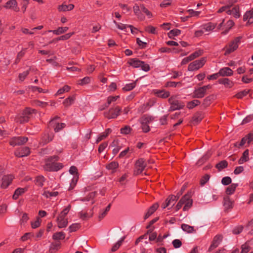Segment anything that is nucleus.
<instances>
[{"label":"nucleus","instance_id":"nucleus-1","mask_svg":"<svg viewBox=\"0 0 253 253\" xmlns=\"http://www.w3.org/2000/svg\"><path fill=\"white\" fill-rule=\"evenodd\" d=\"M59 159L58 156L54 155L48 157L45 159V164L43 166L45 170L48 171H57L62 169L63 165L62 163H57Z\"/></svg>","mask_w":253,"mask_h":253},{"label":"nucleus","instance_id":"nucleus-2","mask_svg":"<svg viewBox=\"0 0 253 253\" xmlns=\"http://www.w3.org/2000/svg\"><path fill=\"white\" fill-rule=\"evenodd\" d=\"M36 113L35 109L30 107L26 108L21 114L16 115L15 118V121L20 124H24L28 122L33 113Z\"/></svg>","mask_w":253,"mask_h":253},{"label":"nucleus","instance_id":"nucleus-3","mask_svg":"<svg viewBox=\"0 0 253 253\" xmlns=\"http://www.w3.org/2000/svg\"><path fill=\"white\" fill-rule=\"evenodd\" d=\"M191 192H188L184 195L178 202L175 207V211H177L181 209L182 206L184 205L183 208V211L188 210L192 206L193 201L191 199Z\"/></svg>","mask_w":253,"mask_h":253},{"label":"nucleus","instance_id":"nucleus-4","mask_svg":"<svg viewBox=\"0 0 253 253\" xmlns=\"http://www.w3.org/2000/svg\"><path fill=\"white\" fill-rule=\"evenodd\" d=\"M241 39V37H238L229 42L228 45H226L223 48H222V50H225L224 54L225 55H227L236 50L238 47L239 43L240 42Z\"/></svg>","mask_w":253,"mask_h":253},{"label":"nucleus","instance_id":"nucleus-5","mask_svg":"<svg viewBox=\"0 0 253 253\" xmlns=\"http://www.w3.org/2000/svg\"><path fill=\"white\" fill-rule=\"evenodd\" d=\"M168 101L170 105V111L180 110L183 109L185 106V103L182 101L177 99L174 96H172L169 98Z\"/></svg>","mask_w":253,"mask_h":253},{"label":"nucleus","instance_id":"nucleus-6","mask_svg":"<svg viewBox=\"0 0 253 253\" xmlns=\"http://www.w3.org/2000/svg\"><path fill=\"white\" fill-rule=\"evenodd\" d=\"M121 112L122 108L119 106H116L110 108L108 111L104 112V116L108 119H116L120 115Z\"/></svg>","mask_w":253,"mask_h":253},{"label":"nucleus","instance_id":"nucleus-7","mask_svg":"<svg viewBox=\"0 0 253 253\" xmlns=\"http://www.w3.org/2000/svg\"><path fill=\"white\" fill-rule=\"evenodd\" d=\"M147 167V162L143 158L138 159L134 165V175H137L141 174Z\"/></svg>","mask_w":253,"mask_h":253},{"label":"nucleus","instance_id":"nucleus-8","mask_svg":"<svg viewBox=\"0 0 253 253\" xmlns=\"http://www.w3.org/2000/svg\"><path fill=\"white\" fill-rule=\"evenodd\" d=\"M206 62V57H202L200 60H195L189 64L188 70L189 71L197 70L202 68Z\"/></svg>","mask_w":253,"mask_h":253},{"label":"nucleus","instance_id":"nucleus-9","mask_svg":"<svg viewBox=\"0 0 253 253\" xmlns=\"http://www.w3.org/2000/svg\"><path fill=\"white\" fill-rule=\"evenodd\" d=\"M28 138L25 136H18L12 138L9 141V144L13 147L17 145H21L25 144Z\"/></svg>","mask_w":253,"mask_h":253},{"label":"nucleus","instance_id":"nucleus-10","mask_svg":"<svg viewBox=\"0 0 253 253\" xmlns=\"http://www.w3.org/2000/svg\"><path fill=\"white\" fill-rule=\"evenodd\" d=\"M30 149L28 147H24L16 150L14 155L16 157L21 158L27 156L30 154Z\"/></svg>","mask_w":253,"mask_h":253},{"label":"nucleus","instance_id":"nucleus-11","mask_svg":"<svg viewBox=\"0 0 253 253\" xmlns=\"http://www.w3.org/2000/svg\"><path fill=\"white\" fill-rule=\"evenodd\" d=\"M14 176L12 174L4 175L1 179L2 183L0 187L2 189L6 188L12 182Z\"/></svg>","mask_w":253,"mask_h":253},{"label":"nucleus","instance_id":"nucleus-12","mask_svg":"<svg viewBox=\"0 0 253 253\" xmlns=\"http://www.w3.org/2000/svg\"><path fill=\"white\" fill-rule=\"evenodd\" d=\"M152 93L157 97L163 99L167 98L170 95V92L165 89H153Z\"/></svg>","mask_w":253,"mask_h":253},{"label":"nucleus","instance_id":"nucleus-13","mask_svg":"<svg viewBox=\"0 0 253 253\" xmlns=\"http://www.w3.org/2000/svg\"><path fill=\"white\" fill-rule=\"evenodd\" d=\"M4 7L8 9H12L14 11L18 12L19 8L18 7L17 2L16 0H9L4 5Z\"/></svg>","mask_w":253,"mask_h":253},{"label":"nucleus","instance_id":"nucleus-14","mask_svg":"<svg viewBox=\"0 0 253 253\" xmlns=\"http://www.w3.org/2000/svg\"><path fill=\"white\" fill-rule=\"evenodd\" d=\"M205 94L206 92L203 88L200 87L194 91L192 97L195 98H202L204 97Z\"/></svg>","mask_w":253,"mask_h":253},{"label":"nucleus","instance_id":"nucleus-15","mask_svg":"<svg viewBox=\"0 0 253 253\" xmlns=\"http://www.w3.org/2000/svg\"><path fill=\"white\" fill-rule=\"evenodd\" d=\"M133 12L137 17L140 20H144L145 16L141 12L140 5L139 6L137 4H135L133 7Z\"/></svg>","mask_w":253,"mask_h":253},{"label":"nucleus","instance_id":"nucleus-16","mask_svg":"<svg viewBox=\"0 0 253 253\" xmlns=\"http://www.w3.org/2000/svg\"><path fill=\"white\" fill-rule=\"evenodd\" d=\"M54 134L52 133H44L42 137L41 142L44 145L51 141L54 138Z\"/></svg>","mask_w":253,"mask_h":253},{"label":"nucleus","instance_id":"nucleus-17","mask_svg":"<svg viewBox=\"0 0 253 253\" xmlns=\"http://www.w3.org/2000/svg\"><path fill=\"white\" fill-rule=\"evenodd\" d=\"M248 20L247 24L253 23V8L250 11H247L243 16L244 21Z\"/></svg>","mask_w":253,"mask_h":253},{"label":"nucleus","instance_id":"nucleus-18","mask_svg":"<svg viewBox=\"0 0 253 253\" xmlns=\"http://www.w3.org/2000/svg\"><path fill=\"white\" fill-rule=\"evenodd\" d=\"M127 63L133 68H139L143 64V61L136 58H131L127 62Z\"/></svg>","mask_w":253,"mask_h":253},{"label":"nucleus","instance_id":"nucleus-19","mask_svg":"<svg viewBox=\"0 0 253 253\" xmlns=\"http://www.w3.org/2000/svg\"><path fill=\"white\" fill-rule=\"evenodd\" d=\"M211 154L210 152H208L204 155L201 158H200L196 163V165L198 167H200L203 165L206 162H207L211 157Z\"/></svg>","mask_w":253,"mask_h":253},{"label":"nucleus","instance_id":"nucleus-20","mask_svg":"<svg viewBox=\"0 0 253 253\" xmlns=\"http://www.w3.org/2000/svg\"><path fill=\"white\" fill-rule=\"evenodd\" d=\"M159 204L158 203H155L151 206L148 209L147 212L144 216V219H146L150 216H151L158 208Z\"/></svg>","mask_w":253,"mask_h":253},{"label":"nucleus","instance_id":"nucleus-21","mask_svg":"<svg viewBox=\"0 0 253 253\" xmlns=\"http://www.w3.org/2000/svg\"><path fill=\"white\" fill-rule=\"evenodd\" d=\"M224 203L223 206L225 208L224 211L228 212V210L231 209L233 208L232 202L230 200L229 197L228 196H225L224 197Z\"/></svg>","mask_w":253,"mask_h":253},{"label":"nucleus","instance_id":"nucleus-22","mask_svg":"<svg viewBox=\"0 0 253 253\" xmlns=\"http://www.w3.org/2000/svg\"><path fill=\"white\" fill-rule=\"evenodd\" d=\"M202 119V114L200 112H197L193 115L191 122L193 125H196L200 123Z\"/></svg>","mask_w":253,"mask_h":253},{"label":"nucleus","instance_id":"nucleus-23","mask_svg":"<svg viewBox=\"0 0 253 253\" xmlns=\"http://www.w3.org/2000/svg\"><path fill=\"white\" fill-rule=\"evenodd\" d=\"M45 181V178L43 176L39 175L35 177L34 183L36 185L42 187Z\"/></svg>","mask_w":253,"mask_h":253},{"label":"nucleus","instance_id":"nucleus-24","mask_svg":"<svg viewBox=\"0 0 253 253\" xmlns=\"http://www.w3.org/2000/svg\"><path fill=\"white\" fill-rule=\"evenodd\" d=\"M112 131L110 128H107L105 131L101 133L96 139V143H98L103 139L106 138Z\"/></svg>","mask_w":253,"mask_h":253},{"label":"nucleus","instance_id":"nucleus-25","mask_svg":"<svg viewBox=\"0 0 253 253\" xmlns=\"http://www.w3.org/2000/svg\"><path fill=\"white\" fill-rule=\"evenodd\" d=\"M26 190V188H18L15 190L12 196L13 199L17 200L19 198V196L24 193Z\"/></svg>","mask_w":253,"mask_h":253},{"label":"nucleus","instance_id":"nucleus-26","mask_svg":"<svg viewBox=\"0 0 253 253\" xmlns=\"http://www.w3.org/2000/svg\"><path fill=\"white\" fill-rule=\"evenodd\" d=\"M69 29V28L67 27H59L56 30H49L48 32H52L54 34L56 35H59L63 33H65L67 31V30Z\"/></svg>","mask_w":253,"mask_h":253},{"label":"nucleus","instance_id":"nucleus-27","mask_svg":"<svg viewBox=\"0 0 253 253\" xmlns=\"http://www.w3.org/2000/svg\"><path fill=\"white\" fill-rule=\"evenodd\" d=\"M249 150H246L243 153L242 157L240 158L238 161V163L239 164H242L244 162H247L249 161Z\"/></svg>","mask_w":253,"mask_h":253},{"label":"nucleus","instance_id":"nucleus-28","mask_svg":"<svg viewBox=\"0 0 253 253\" xmlns=\"http://www.w3.org/2000/svg\"><path fill=\"white\" fill-rule=\"evenodd\" d=\"M118 167L119 163L115 161L111 162L106 166V168L109 170H112L113 172H115Z\"/></svg>","mask_w":253,"mask_h":253},{"label":"nucleus","instance_id":"nucleus-29","mask_svg":"<svg viewBox=\"0 0 253 253\" xmlns=\"http://www.w3.org/2000/svg\"><path fill=\"white\" fill-rule=\"evenodd\" d=\"M154 120V118L152 116H149L147 115H143L140 118L141 124H149L151 122Z\"/></svg>","mask_w":253,"mask_h":253},{"label":"nucleus","instance_id":"nucleus-30","mask_svg":"<svg viewBox=\"0 0 253 253\" xmlns=\"http://www.w3.org/2000/svg\"><path fill=\"white\" fill-rule=\"evenodd\" d=\"M220 237V235H217L215 237H214V238L213 239L212 244H211L209 249V252H211L218 246L219 244L218 240L219 239Z\"/></svg>","mask_w":253,"mask_h":253},{"label":"nucleus","instance_id":"nucleus-31","mask_svg":"<svg viewBox=\"0 0 253 253\" xmlns=\"http://www.w3.org/2000/svg\"><path fill=\"white\" fill-rule=\"evenodd\" d=\"M234 25V22L232 20H229L227 21L225 26V27L224 28V30L222 31V34H226L228 33L229 31L232 28V27Z\"/></svg>","mask_w":253,"mask_h":253},{"label":"nucleus","instance_id":"nucleus-32","mask_svg":"<svg viewBox=\"0 0 253 253\" xmlns=\"http://www.w3.org/2000/svg\"><path fill=\"white\" fill-rule=\"evenodd\" d=\"M61 246V243L60 242L56 243H52L49 248V252L50 253H54L58 251Z\"/></svg>","mask_w":253,"mask_h":253},{"label":"nucleus","instance_id":"nucleus-33","mask_svg":"<svg viewBox=\"0 0 253 253\" xmlns=\"http://www.w3.org/2000/svg\"><path fill=\"white\" fill-rule=\"evenodd\" d=\"M57 221L58 222V227L59 228L66 227L68 225V220L67 219H65V218H60L59 219L58 216L57 219Z\"/></svg>","mask_w":253,"mask_h":253},{"label":"nucleus","instance_id":"nucleus-34","mask_svg":"<svg viewBox=\"0 0 253 253\" xmlns=\"http://www.w3.org/2000/svg\"><path fill=\"white\" fill-rule=\"evenodd\" d=\"M181 33V31L177 29H174L170 30L168 33V36L169 38L174 39V37L178 36Z\"/></svg>","mask_w":253,"mask_h":253},{"label":"nucleus","instance_id":"nucleus-35","mask_svg":"<svg viewBox=\"0 0 253 253\" xmlns=\"http://www.w3.org/2000/svg\"><path fill=\"white\" fill-rule=\"evenodd\" d=\"M200 103L201 102L199 100H194L187 103V107L189 109H191L198 106Z\"/></svg>","mask_w":253,"mask_h":253},{"label":"nucleus","instance_id":"nucleus-36","mask_svg":"<svg viewBox=\"0 0 253 253\" xmlns=\"http://www.w3.org/2000/svg\"><path fill=\"white\" fill-rule=\"evenodd\" d=\"M65 238V234L63 232H58L54 234L52 236L53 240H64Z\"/></svg>","mask_w":253,"mask_h":253},{"label":"nucleus","instance_id":"nucleus-37","mask_svg":"<svg viewBox=\"0 0 253 253\" xmlns=\"http://www.w3.org/2000/svg\"><path fill=\"white\" fill-rule=\"evenodd\" d=\"M222 84L226 88H231L234 85V83L228 78H222Z\"/></svg>","mask_w":253,"mask_h":253},{"label":"nucleus","instance_id":"nucleus-38","mask_svg":"<svg viewBox=\"0 0 253 253\" xmlns=\"http://www.w3.org/2000/svg\"><path fill=\"white\" fill-rule=\"evenodd\" d=\"M74 100V97L69 96L64 100L63 104L65 107H68L73 103Z\"/></svg>","mask_w":253,"mask_h":253},{"label":"nucleus","instance_id":"nucleus-39","mask_svg":"<svg viewBox=\"0 0 253 253\" xmlns=\"http://www.w3.org/2000/svg\"><path fill=\"white\" fill-rule=\"evenodd\" d=\"M136 85V82L126 84L123 88V90L125 91H128L132 90Z\"/></svg>","mask_w":253,"mask_h":253},{"label":"nucleus","instance_id":"nucleus-40","mask_svg":"<svg viewBox=\"0 0 253 253\" xmlns=\"http://www.w3.org/2000/svg\"><path fill=\"white\" fill-rule=\"evenodd\" d=\"M237 185H238L237 184L233 183V184H232L231 185L229 186L226 188V193L227 195H231V194H233L234 192Z\"/></svg>","mask_w":253,"mask_h":253},{"label":"nucleus","instance_id":"nucleus-41","mask_svg":"<svg viewBox=\"0 0 253 253\" xmlns=\"http://www.w3.org/2000/svg\"><path fill=\"white\" fill-rule=\"evenodd\" d=\"M177 200V196H175V195H170L166 200V202H168L169 206L171 205L173 206L175 202Z\"/></svg>","mask_w":253,"mask_h":253},{"label":"nucleus","instance_id":"nucleus-42","mask_svg":"<svg viewBox=\"0 0 253 253\" xmlns=\"http://www.w3.org/2000/svg\"><path fill=\"white\" fill-rule=\"evenodd\" d=\"M233 74V71L229 67L222 68V77L231 76Z\"/></svg>","mask_w":253,"mask_h":253},{"label":"nucleus","instance_id":"nucleus-43","mask_svg":"<svg viewBox=\"0 0 253 253\" xmlns=\"http://www.w3.org/2000/svg\"><path fill=\"white\" fill-rule=\"evenodd\" d=\"M119 97H120V96L119 95L115 96H109L107 98V102L105 104V107H108L112 102L116 101L117 100V99H118Z\"/></svg>","mask_w":253,"mask_h":253},{"label":"nucleus","instance_id":"nucleus-44","mask_svg":"<svg viewBox=\"0 0 253 253\" xmlns=\"http://www.w3.org/2000/svg\"><path fill=\"white\" fill-rule=\"evenodd\" d=\"M181 228L183 231L188 233H192L194 230V227L193 226H191L189 225L185 224H182L181 225Z\"/></svg>","mask_w":253,"mask_h":253},{"label":"nucleus","instance_id":"nucleus-45","mask_svg":"<svg viewBox=\"0 0 253 253\" xmlns=\"http://www.w3.org/2000/svg\"><path fill=\"white\" fill-rule=\"evenodd\" d=\"M65 126L66 124L65 123H56L53 126V127H54V130L56 132L60 131Z\"/></svg>","mask_w":253,"mask_h":253},{"label":"nucleus","instance_id":"nucleus-46","mask_svg":"<svg viewBox=\"0 0 253 253\" xmlns=\"http://www.w3.org/2000/svg\"><path fill=\"white\" fill-rule=\"evenodd\" d=\"M71 208V206L70 205H69L66 208H65L62 211V212L60 213V214L59 216V219H60V218H65V217L66 216V215L69 212Z\"/></svg>","mask_w":253,"mask_h":253},{"label":"nucleus","instance_id":"nucleus-47","mask_svg":"<svg viewBox=\"0 0 253 253\" xmlns=\"http://www.w3.org/2000/svg\"><path fill=\"white\" fill-rule=\"evenodd\" d=\"M41 222L42 219L40 218V217L39 216L37 217L36 221L31 222L32 228L33 229H36L39 227L41 225Z\"/></svg>","mask_w":253,"mask_h":253},{"label":"nucleus","instance_id":"nucleus-48","mask_svg":"<svg viewBox=\"0 0 253 253\" xmlns=\"http://www.w3.org/2000/svg\"><path fill=\"white\" fill-rule=\"evenodd\" d=\"M144 30L146 32L149 34H157L158 33L156 31V28L151 25L146 26Z\"/></svg>","mask_w":253,"mask_h":253},{"label":"nucleus","instance_id":"nucleus-49","mask_svg":"<svg viewBox=\"0 0 253 253\" xmlns=\"http://www.w3.org/2000/svg\"><path fill=\"white\" fill-rule=\"evenodd\" d=\"M140 8L141 11L143 12L148 17V18L152 17V13L146 7H145L143 4H140Z\"/></svg>","mask_w":253,"mask_h":253},{"label":"nucleus","instance_id":"nucleus-50","mask_svg":"<svg viewBox=\"0 0 253 253\" xmlns=\"http://www.w3.org/2000/svg\"><path fill=\"white\" fill-rule=\"evenodd\" d=\"M132 130V128L129 126H126L120 129L121 133L123 134H128Z\"/></svg>","mask_w":253,"mask_h":253},{"label":"nucleus","instance_id":"nucleus-51","mask_svg":"<svg viewBox=\"0 0 253 253\" xmlns=\"http://www.w3.org/2000/svg\"><path fill=\"white\" fill-rule=\"evenodd\" d=\"M81 227L80 223H73L69 227L70 232H75Z\"/></svg>","mask_w":253,"mask_h":253},{"label":"nucleus","instance_id":"nucleus-52","mask_svg":"<svg viewBox=\"0 0 253 253\" xmlns=\"http://www.w3.org/2000/svg\"><path fill=\"white\" fill-rule=\"evenodd\" d=\"M221 76V69H220L218 73L213 74L211 75L208 76L207 79L209 80H214L217 79L219 77Z\"/></svg>","mask_w":253,"mask_h":253},{"label":"nucleus","instance_id":"nucleus-53","mask_svg":"<svg viewBox=\"0 0 253 253\" xmlns=\"http://www.w3.org/2000/svg\"><path fill=\"white\" fill-rule=\"evenodd\" d=\"M251 248L249 244L246 242L241 246L242 251L240 253H248L251 250Z\"/></svg>","mask_w":253,"mask_h":253},{"label":"nucleus","instance_id":"nucleus-54","mask_svg":"<svg viewBox=\"0 0 253 253\" xmlns=\"http://www.w3.org/2000/svg\"><path fill=\"white\" fill-rule=\"evenodd\" d=\"M203 53V50L199 49L198 50L191 54L190 55V56L192 58V60L198 57L199 56L202 55Z\"/></svg>","mask_w":253,"mask_h":253},{"label":"nucleus","instance_id":"nucleus-55","mask_svg":"<svg viewBox=\"0 0 253 253\" xmlns=\"http://www.w3.org/2000/svg\"><path fill=\"white\" fill-rule=\"evenodd\" d=\"M79 179V176L78 175H75L74 177L72 179V181L70 183V186L69 188V190H71L73 189L75 186H76L77 182Z\"/></svg>","mask_w":253,"mask_h":253},{"label":"nucleus","instance_id":"nucleus-56","mask_svg":"<svg viewBox=\"0 0 253 253\" xmlns=\"http://www.w3.org/2000/svg\"><path fill=\"white\" fill-rule=\"evenodd\" d=\"M232 14H233L234 16L236 18H238L240 16V14L239 12V6H235L232 8Z\"/></svg>","mask_w":253,"mask_h":253},{"label":"nucleus","instance_id":"nucleus-57","mask_svg":"<svg viewBox=\"0 0 253 253\" xmlns=\"http://www.w3.org/2000/svg\"><path fill=\"white\" fill-rule=\"evenodd\" d=\"M249 92V90H244L237 93L235 96L237 98L241 99L244 96L247 95Z\"/></svg>","mask_w":253,"mask_h":253},{"label":"nucleus","instance_id":"nucleus-58","mask_svg":"<svg viewBox=\"0 0 253 253\" xmlns=\"http://www.w3.org/2000/svg\"><path fill=\"white\" fill-rule=\"evenodd\" d=\"M34 237V234L31 232L26 233L24 234L21 238V240L22 241H26L28 239H31V238Z\"/></svg>","mask_w":253,"mask_h":253},{"label":"nucleus","instance_id":"nucleus-59","mask_svg":"<svg viewBox=\"0 0 253 253\" xmlns=\"http://www.w3.org/2000/svg\"><path fill=\"white\" fill-rule=\"evenodd\" d=\"M71 89L70 86L67 85H64L62 88L59 89L57 92L58 95L63 93L64 92H68Z\"/></svg>","mask_w":253,"mask_h":253},{"label":"nucleus","instance_id":"nucleus-60","mask_svg":"<svg viewBox=\"0 0 253 253\" xmlns=\"http://www.w3.org/2000/svg\"><path fill=\"white\" fill-rule=\"evenodd\" d=\"M30 88L31 89V90L33 92H35L37 91H38L39 92H43V93H46L47 92V90H44L41 87L35 86H31Z\"/></svg>","mask_w":253,"mask_h":253},{"label":"nucleus","instance_id":"nucleus-61","mask_svg":"<svg viewBox=\"0 0 253 253\" xmlns=\"http://www.w3.org/2000/svg\"><path fill=\"white\" fill-rule=\"evenodd\" d=\"M210 175L206 174L204 175L200 180V184L202 186L204 185L209 180Z\"/></svg>","mask_w":253,"mask_h":253},{"label":"nucleus","instance_id":"nucleus-62","mask_svg":"<svg viewBox=\"0 0 253 253\" xmlns=\"http://www.w3.org/2000/svg\"><path fill=\"white\" fill-rule=\"evenodd\" d=\"M30 69L29 70L23 72L22 73L19 74L18 78L20 80L23 81L25 80L26 77L29 75Z\"/></svg>","mask_w":253,"mask_h":253},{"label":"nucleus","instance_id":"nucleus-63","mask_svg":"<svg viewBox=\"0 0 253 253\" xmlns=\"http://www.w3.org/2000/svg\"><path fill=\"white\" fill-rule=\"evenodd\" d=\"M90 79L88 77H85L79 81V84L83 85L90 83Z\"/></svg>","mask_w":253,"mask_h":253},{"label":"nucleus","instance_id":"nucleus-64","mask_svg":"<svg viewBox=\"0 0 253 253\" xmlns=\"http://www.w3.org/2000/svg\"><path fill=\"white\" fill-rule=\"evenodd\" d=\"M243 229L244 227L242 225L237 226L233 230V233L234 234H239L242 232Z\"/></svg>","mask_w":253,"mask_h":253}]
</instances>
